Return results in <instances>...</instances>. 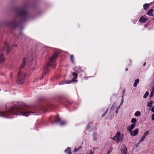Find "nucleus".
<instances>
[{
	"label": "nucleus",
	"mask_w": 154,
	"mask_h": 154,
	"mask_svg": "<svg viewBox=\"0 0 154 154\" xmlns=\"http://www.w3.org/2000/svg\"><path fill=\"white\" fill-rule=\"evenodd\" d=\"M31 107L28 106H23L22 107L14 106L11 109L7 112H0V116L2 117H6L8 115V114H14V115H23L28 116L27 114L30 113H32L30 111Z\"/></svg>",
	"instance_id": "f257e3e1"
},
{
	"label": "nucleus",
	"mask_w": 154,
	"mask_h": 154,
	"mask_svg": "<svg viewBox=\"0 0 154 154\" xmlns=\"http://www.w3.org/2000/svg\"><path fill=\"white\" fill-rule=\"evenodd\" d=\"M123 135L121 134L119 131L118 132L116 135L112 138V139L119 143L122 142L123 138Z\"/></svg>",
	"instance_id": "f03ea898"
},
{
	"label": "nucleus",
	"mask_w": 154,
	"mask_h": 154,
	"mask_svg": "<svg viewBox=\"0 0 154 154\" xmlns=\"http://www.w3.org/2000/svg\"><path fill=\"white\" fill-rule=\"evenodd\" d=\"M58 54L57 53H55L53 56L50 58L49 61L47 64V66H53V67H54V66L56 65L54 61L57 57Z\"/></svg>",
	"instance_id": "7ed1b4c3"
},
{
	"label": "nucleus",
	"mask_w": 154,
	"mask_h": 154,
	"mask_svg": "<svg viewBox=\"0 0 154 154\" xmlns=\"http://www.w3.org/2000/svg\"><path fill=\"white\" fill-rule=\"evenodd\" d=\"M121 150V154H127V149L125 145L122 146Z\"/></svg>",
	"instance_id": "20e7f679"
},
{
	"label": "nucleus",
	"mask_w": 154,
	"mask_h": 154,
	"mask_svg": "<svg viewBox=\"0 0 154 154\" xmlns=\"http://www.w3.org/2000/svg\"><path fill=\"white\" fill-rule=\"evenodd\" d=\"M130 132V134L131 135L134 136H136L138 133V128H136L134 130L131 131H129Z\"/></svg>",
	"instance_id": "39448f33"
},
{
	"label": "nucleus",
	"mask_w": 154,
	"mask_h": 154,
	"mask_svg": "<svg viewBox=\"0 0 154 154\" xmlns=\"http://www.w3.org/2000/svg\"><path fill=\"white\" fill-rule=\"evenodd\" d=\"M18 15L20 16H26V12L25 10H20L18 12Z\"/></svg>",
	"instance_id": "423d86ee"
},
{
	"label": "nucleus",
	"mask_w": 154,
	"mask_h": 154,
	"mask_svg": "<svg viewBox=\"0 0 154 154\" xmlns=\"http://www.w3.org/2000/svg\"><path fill=\"white\" fill-rule=\"evenodd\" d=\"M136 125V124H132L130 126L127 127V130L128 131H131L134 128Z\"/></svg>",
	"instance_id": "0eeeda50"
},
{
	"label": "nucleus",
	"mask_w": 154,
	"mask_h": 154,
	"mask_svg": "<svg viewBox=\"0 0 154 154\" xmlns=\"http://www.w3.org/2000/svg\"><path fill=\"white\" fill-rule=\"evenodd\" d=\"M24 78H18L17 79V83L18 84H21L23 83L24 81Z\"/></svg>",
	"instance_id": "6e6552de"
},
{
	"label": "nucleus",
	"mask_w": 154,
	"mask_h": 154,
	"mask_svg": "<svg viewBox=\"0 0 154 154\" xmlns=\"http://www.w3.org/2000/svg\"><path fill=\"white\" fill-rule=\"evenodd\" d=\"M6 25H9L10 26H13L14 27H15L16 26V22L14 20H13L11 23L7 22Z\"/></svg>",
	"instance_id": "1a4fd4ad"
},
{
	"label": "nucleus",
	"mask_w": 154,
	"mask_h": 154,
	"mask_svg": "<svg viewBox=\"0 0 154 154\" xmlns=\"http://www.w3.org/2000/svg\"><path fill=\"white\" fill-rule=\"evenodd\" d=\"M26 60V58L25 57L23 58L22 64L20 67V69H22L24 67L25 65Z\"/></svg>",
	"instance_id": "9d476101"
},
{
	"label": "nucleus",
	"mask_w": 154,
	"mask_h": 154,
	"mask_svg": "<svg viewBox=\"0 0 154 154\" xmlns=\"http://www.w3.org/2000/svg\"><path fill=\"white\" fill-rule=\"evenodd\" d=\"M5 59L4 54H1L0 55V63H2L5 61Z\"/></svg>",
	"instance_id": "9b49d317"
},
{
	"label": "nucleus",
	"mask_w": 154,
	"mask_h": 154,
	"mask_svg": "<svg viewBox=\"0 0 154 154\" xmlns=\"http://www.w3.org/2000/svg\"><path fill=\"white\" fill-rule=\"evenodd\" d=\"M147 19L144 18L142 16L140 19L139 21L141 23H145L147 21Z\"/></svg>",
	"instance_id": "f8f14e48"
},
{
	"label": "nucleus",
	"mask_w": 154,
	"mask_h": 154,
	"mask_svg": "<svg viewBox=\"0 0 154 154\" xmlns=\"http://www.w3.org/2000/svg\"><path fill=\"white\" fill-rule=\"evenodd\" d=\"M154 11V10L152 9H150L147 13V14L149 16H153V14L152 12Z\"/></svg>",
	"instance_id": "ddd939ff"
},
{
	"label": "nucleus",
	"mask_w": 154,
	"mask_h": 154,
	"mask_svg": "<svg viewBox=\"0 0 154 154\" xmlns=\"http://www.w3.org/2000/svg\"><path fill=\"white\" fill-rule=\"evenodd\" d=\"M5 46L6 47L7 50V51L8 53H9L10 51V48L8 46V43H6V42H4Z\"/></svg>",
	"instance_id": "4468645a"
},
{
	"label": "nucleus",
	"mask_w": 154,
	"mask_h": 154,
	"mask_svg": "<svg viewBox=\"0 0 154 154\" xmlns=\"http://www.w3.org/2000/svg\"><path fill=\"white\" fill-rule=\"evenodd\" d=\"M65 152L68 154H72L71 149L69 147L67 148L65 150Z\"/></svg>",
	"instance_id": "2eb2a0df"
},
{
	"label": "nucleus",
	"mask_w": 154,
	"mask_h": 154,
	"mask_svg": "<svg viewBox=\"0 0 154 154\" xmlns=\"http://www.w3.org/2000/svg\"><path fill=\"white\" fill-rule=\"evenodd\" d=\"M18 76H27L24 73H22L20 71L17 74Z\"/></svg>",
	"instance_id": "dca6fc26"
},
{
	"label": "nucleus",
	"mask_w": 154,
	"mask_h": 154,
	"mask_svg": "<svg viewBox=\"0 0 154 154\" xmlns=\"http://www.w3.org/2000/svg\"><path fill=\"white\" fill-rule=\"evenodd\" d=\"M154 103V102L153 101L150 100L149 103H148L147 106L148 107H150L152 106V105Z\"/></svg>",
	"instance_id": "f3484780"
},
{
	"label": "nucleus",
	"mask_w": 154,
	"mask_h": 154,
	"mask_svg": "<svg viewBox=\"0 0 154 154\" xmlns=\"http://www.w3.org/2000/svg\"><path fill=\"white\" fill-rule=\"evenodd\" d=\"M139 79H137L136 80H135V82L134 84V87H136L137 84L139 83Z\"/></svg>",
	"instance_id": "a211bd4d"
},
{
	"label": "nucleus",
	"mask_w": 154,
	"mask_h": 154,
	"mask_svg": "<svg viewBox=\"0 0 154 154\" xmlns=\"http://www.w3.org/2000/svg\"><path fill=\"white\" fill-rule=\"evenodd\" d=\"M75 78H75H74L73 79L71 80V81H69V82H66V83L67 84H69V83H71V82H76L77 81V80H76V78Z\"/></svg>",
	"instance_id": "6ab92c4d"
},
{
	"label": "nucleus",
	"mask_w": 154,
	"mask_h": 154,
	"mask_svg": "<svg viewBox=\"0 0 154 154\" xmlns=\"http://www.w3.org/2000/svg\"><path fill=\"white\" fill-rule=\"evenodd\" d=\"M149 4H146L143 5V8L144 9L146 10L149 7Z\"/></svg>",
	"instance_id": "aec40b11"
},
{
	"label": "nucleus",
	"mask_w": 154,
	"mask_h": 154,
	"mask_svg": "<svg viewBox=\"0 0 154 154\" xmlns=\"http://www.w3.org/2000/svg\"><path fill=\"white\" fill-rule=\"evenodd\" d=\"M40 107L41 109L43 111V112H46V110L44 106H41Z\"/></svg>",
	"instance_id": "412c9836"
},
{
	"label": "nucleus",
	"mask_w": 154,
	"mask_h": 154,
	"mask_svg": "<svg viewBox=\"0 0 154 154\" xmlns=\"http://www.w3.org/2000/svg\"><path fill=\"white\" fill-rule=\"evenodd\" d=\"M149 134V131L148 130L146 131L145 133H144L143 136L145 137H146V136L148 135Z\"/></svg>",
	"instance_id": "4be33fe9"
},
{
	"label": "nucleus",
	"mask_w": 154,
	"mask_h": 154,
	"mask_svg": "<svg viewBox=\"0 0 154 154\" xmlns=\"http://www.w3.org/2000/svg\"><path fill=\"white\" fill-rule=\"evenodd\" d=\"M141 115V113L139 111H137L135 114V116H139Z\"/></svg>",
	"instance_id": "5701e85b"
},
{
	"label": "nucleus",
	"mask_w": 154,
	"mask_h": 154,
	"mask_svg": "<svg viewBox=\"0 0 154 154\" xmlns=\"http://www.w3.org/2000/svg\"><path fill=\"white\" fill-rule=\"evenodd\" d=\"M149 95V92L148 91H146L143 97L144 98H146Z\"/></svg>",
	"instance_id": "b1692460"
},
{
	"label": "nucleus",
	"mask_w": 154,
	"mask_h": 154,
	"mask_svg": "<svg viewBox=\"0 0 154 154\" xmlns=\"http://www.w3.org/2000/svg\"><path fill=\"white\" fill-rule=\"evenodd\" d=\"M137 120L135 118H133L131 120V122L133 124H135V123L136 122Z\"/></svg>",
	"instance_id": "393cba45"
},
{
	"label": "nucleus",
	"mask_w": 154,
	"mask_h": 154,
	"mask_svg": "<svg viewBox=\"0 0 154 154\" xmlns=\"http://www.w3.org/2000/svg\"><path fill=\"white\" fill-rule=\"evenodd\" d=\"M70 59L72 63H74V61L73 60V56L72 55H70Z\"/></svg>",
	"instance_id": "a878e982"
},
{
	"label": "nucleus",
	"mask_w": 154,
	"mask_h": 154,
	"mask_svg": "<svg viewBox=\"0 0 154 154\" xmlns=\"http://www.w3.org/2000/svg\"><path fill=\"white\" fill-rule=\"evenodd\" d=\"M82 148V147L81 146H80L78 148H75L74 150V151L75 152H77V151H78L80 149Z\"/></svg>",
	"instance_id": "bb28decb"
},
{
	"label": "nucleus",
	"mask_w": 154,
	"mask_h": 154,
	"mask_svg": "<svg viewBox=\"0 0 154 154\" xmlns=\"http://www.w3.org/2000/svg\"><path fill=\"white\" fill-rule=\"evenodd\" d=\"M145 138V137L143 136L141 137V139L140 140L139 142H141L143 141Z\"/></svg>",
	"instance_id": "cd10ccee"
},
{
	"label": "nucleus",
	"mask_w": 154,
	"mask_h": 154,
	"mask_svg": "<svg viewBox=\"0 0 154 154\" xmlns=\"http://www.w3.org/2000/svg\"><path fill=\"white\" fill-rule=\"evenodd\" d=\"M48 73V71H47V70L45 71L44 73L43 74V75H42L43 76H47V75H46V74Z\"/></svg>",
	"instance_id": "c85d7f7f"
},
{
	"label": "nucleus",
	"mask_w": 154,
	"mask_h": 154,
	"mask_svg": "<svg viewBox=\"0 0 154 154\" xmlns=\"http://www.w3.org/2000/svg\"><path fill=\"white\" fill-rule=\"evenodd\" d=\"M72 74L74 77H77L78 76V74L76 73L73 72Z\"/></svg>",
	"instance_id": "c756f323"
},
{
	"label": "nucleus",
	"mask_w": 154,
	"mask_h": 154,
	"mask_svg": "<svg viewBox=\"0 0 154 154\" xmlns=\"http://www.w3.org/2000/svg\"><path fill=\"white\" fill-rule=\"evenodd\" d=\"M61 121L60 119V118H57V119H56L55 122H59L60 123Z\"/></svg>",
	"instance_id": "7c9ffc66"
},
{
	"label": "nucleus",
	"mask_w": 154,
	"mask_h": 154,
	"mask_svg": "<svg viewBox=\"0 0 154 154\" xmlns=\"http://www.w3.org/2000/svg\"><path fill=\"white\" fill-rule=\"evenodd\" d=\"M154 94V92H152L151 91L149 97H152L153 96Z\"/></svg>",
	"instance_id": "2f4dec72"
},
{
	"label": "nucleus",
	"mask_w": 154,
	"mask_h": 154,
	"mask_svg": "<svg viewBox=\"0 0 154 154\" xmlns=\"http://www.w3.org/2000/svg\"><path fill=\"white\" fill-rule=\"evenodd\" d=\"M60 123V124L61 125H63L65 124L66 123L64 121H61Z\"/></svg>",
	"instance_id": "473e14b6"
},
{
	"label": "nucleus",
	"mask_w": 154,
	"mask_h": 154,
	"mask_svg": "<svg viewBox=\"0 0 154 154\" xmlns=\"http://www.w3.org/2000/svg\"><path fill=\"white\" fill-rule=\"evenodd\" d=\"M108 111V109H107L106 110V111L105 112V113H104L102 115V117H103V116H105V115L106 114V113H107V112Z\"/></svg>",
	"instance_id": "72a5a7b5"
},
{
	"label": "nucleus",
	"mask_w": 154,
	"mask_h": 154,
	"mask_svg": "<svg viewBox=\"0 0 154 154\" xmlns=\"http://www.w3.org/2000/svg\"><path fill=\"white\" fill-rule=\"evenodd\" d=\"M112 151V148H110L109 149V150L108 152H109V153H110Z\"/></svg>",
	"instance_id": "f704fd0d"
},
{
	"label": "nucleus",
	"mask_w": 154,
	"mask_h": 154,
	"mask_svg": "<svg viewBox=\"0 0 154 154\" xmlns=\"http://www.w3.org/2000/svg\"><path fill=\"white\" fill-rule=\"evenodd\" d=\"M152 119L153 121H154V113L152 115Z\"/></svg>",
	"instance_id": "c9c22d12"
},
{
	"label": "nucleus",
	"mask_w": 154,
	"mask_h": 154,
	"mask_svg": "<svg viewBox=\"0 0 154 154\" xmlns=\"http://www.w3.org/2000/svg\"><path fill=\"white\" fill-rule=\"evenodd\" d=\"M151 110L152 112H154V106L152 107Z\"/></svg>",
	"instance_id": "e433bc0d"
},
{
	"label": "nucleus",
	"mask_w": 154,
	"mask_h": 154,
	"mask_svg": "<svg viewBox=\"0 0 154 154\" xmlns=\"http://www.w3.org/2000/svg\"><path fill=\"white\" fill-rule=\"evenodd\" d=\"M90 152L89 154H93L92 151L91 150H90Z\"/></svg>",
	"instance_id": "4c0bfd02"
},
{
	"label": "nucleus",
	"mask_w": 154,
	"mask_h": 154,
	"mask_svg": "<svg viewBox=\"0 0 154 154\" xmlns=\"http://www.w3.org/2000/svg\"><path fill=\"white\" fill-rule=\"evenodd\" d=\"M151 91L154 92V87L153 88Z\"/></svg>",
	"instance_id": "58836bf2"
},
{
	"label": "nucleus",
	"mask_w": 154,
	"mask_h": 154,
	"mask_svg": "<svg viewBox=\"0 0 154 154\" xmlns=\"http://www.w3.org/2000/svg\"><path fill=\"white\" fill-rule=\"evenodd\" d=\"M118 112V109H117L116 111V113H117Z\"/></svg>",
	"instance_id": "ea45409f"
},
{
	"label": "nucleus",
	"mask_w": 154,
	"mask_h": 154,
	"mask_svg": "<svg viewBox=\"0 0 154 154\" xmlns=\"http://www.w3.org/2000/svg\"><path fill=\"white\" fill-rule=\"evenodd\" d=\"M146 64V62H144V63H143V66H145Z\"/></svg>",
	"instance_id": "a19ab883"
},
{
	"label": "nucleus",
	"mask_w": 154,
	"mask_h": 154,
	"mask_svg": "<svg viewBox=\"0 0 154 154\" xmlns=\"http://www.w3.org/2000/svg\"><path fill=\"white\" fill-rule=\"evenodd\" d=\"M119 108H120V107L118 106V107L117 108V109H118Z\"/></svg>",
	"instance_id": "79ce46f5"
},
{
	"label": "nucleus",
	"mask_w": 154,
	"mask_h": 154,
	"mask_svg": "<svg viewBox=\"0 0 154 154\" xmlns=\"http://www.w3.org/2000/svg\"><path fill=\"white\" fill-rule=\"evenodd\" d=\"M14 46H15V47H17V46L16 45H14Z\"/></svg>",
	"instance_id": "37998d69"
},
{
	"label": "nucleus",
	"mask_w": 154,
	"mask_h": 154,
	"mask_svg": "<svg viewBox=\"0 0 154 154\" xmlns=\"http://www.w3.org/2000/svg\"><path fill=\"white\" fill-rule=\"evenodd\" d=\"M109 154V152H108L106 154Z\"/></svg>",
	"instance_id": "c03bdc74"
},
{
	"label": "nucleus",
	"mask_w": 154,
	"mask_h": 154,
	"mask_svg": "<svg viewBox=\"0 0 154 154\" xmlns=\"http://www.w3.org/2000/svg\"><path fill=\"white\" fill-rule=\"evenodd\" d=\"M5 49L3 48L2 49V50H4Z\"/></svg>",
	"instance_id": "a18cd8bd"
},
{
	"label": "nucleus",
	"mask_w": 154,
	"mask_h": 154,
	"mask_svg": "<svg viewBox=\"0 0 154 154\" xmlns=\"http://www.w3.org/2000/svg\"><path fill=\"white\" fill-rule=\"evenodd\" d=\"M126 70H127V69H126Z\"/></svg>",
	"instance_id": "49530a36"
},
{
	"label": "nucleus",
	"mask_w": 154,
	"mask_h": 154,
	"mask_svg": "<svg viewBox=\"0 0 154 154\" xmlns=\"http://www.w3.org/2000/svg\"><path fill=\"white\" fill-rule=\"evenodd\" d=\"M79 154H81V153H79Z\"/></svg>",
	"instance_id": "de8ad7c7"
}]
</instances>
